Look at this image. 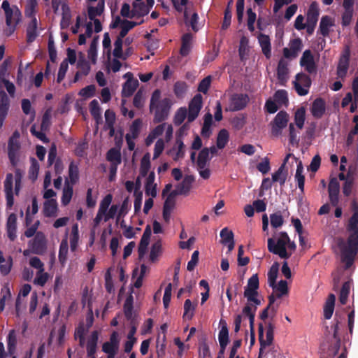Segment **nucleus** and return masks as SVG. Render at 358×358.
Masks as SVG:
<instances>
[{
  "label": "nucleus",
  "instance_id": "obj_1",
  "mask_svg": "<svg viewBox=\"0 0 358 358\" xmlns=\"http://www.w3.org/2000/svg\"><path fill=\"white\" fill-rule=\"evenodd\" d=\"M347 231L349 232L347 243L342 238L337 239V245L341 252V261L345 264V270L351 267L358 254V230Z\"/></svg>",
  "mask_w": 358,
  "mask_h": 358
},
{
  "label": "nucleus",
  "instance_id": "obj_2",
  "mask_svg": "<svg viewBox=\"0 0 358 358\" xmlns=\"http://www.w3.org/2000/svg\"><path fill=\"white\" fill-rule=\"evenodd\" d=\"M161 91L155 90L152 94L150 103V111L154 112V123H160L166 120L170 113L172 101L169 98L160 99Z\"/></svg>",
  "mask_w": 358,
  "mask_h": 358
},
{
  "label": "nucleus",
  "instance_id": "obj_3",
  "mask_svg": "<svg viewBox=\"0 0 358 358\" xmlns=\"http://www.w3.org/2000/svg\"><path fill=\"white\" fill-rule=\"evenodd\" d=\"M287 243H289V237L286 232L282 231L276 242L272 238L268 239V250L270 252L278 255L280 258L289 259L292 253L287 251Z\"/></svg>",
  "mask_w": 358,
  "mask_h": 358
},
{
  "label": "nucleus",
  "instance_id": "obj_4",
  "mask_svg": "<svg viewBox=\"0 0 358 358\" xmlns=\"http://www.w3.org/2000/svg\"><path fill=\"white\" fill-rule=\"evenodd\" d=\"M274 329L275 326L271 322L268 323L266 327V339L264 340L263 338L264 336V327L262 323L259 324L258 327V332H259V341L260 344L259 357L261 358L262 355L263 354L264 349L271 345L273 343L274 338Z\"/></svg>",
  "mask_w": 358,
  "mask_h": 358
},
{
  "label": "nucleus",
  "instance_id": "obj_5",
  "mask_svg": "<svg viewBox=\"0 0 358 358\" xmlns=\"http://www.w3.org/2000/svg\"><path fill=\"white\" fill-rule=\"evenodd\" d=\"M28 245L32 253L43 255L47 250V238L44 233L38 231L34 238L29 241Z\"/></svg>",
  "mask_w": 358,
  "mask_h": 358
},
{
  "label": "nucleus",
  "instance_id": "obj_6",
  "mask_svg": "<svg viewBox=\"0 0 358 358\" xmlns=\"http://www.w3.org/2000/svg\"><path fill=\"white\" fill-rule=\"evenodd\" d=\"M312 81L309 76L303 73H297L293 81L294 88L299 96L308 94Z\"/></svg>",
  "mask_w": 358,
  "mask_h": 358
},
{
  "label": "nucleus",
  "instance_id": "obj_7",
  "mask_svg": "<svg viewBox=\"0 0 358 358\" xmlns=\"http://www.w3.org/2000/svg\"><path fill=\"white\" fill-rule=\"evenodd\" d=\"M194 180V178L192 176L186 175L182 181L169 194L165 201H170V199H173L177 195L187 194L189 192Z\"/></svg>",
  "mask_w": 358,
  "mask_h": 358
},
{
  "label": "nucleus",
  "instance_id": "obj_8",
  "mask_svg": "<svg viewBox=\"0 0 358 358\" xmlns=\"http://www.w3.org/2000/svg\"><path fill=\"white\" fill-rule=\"evenodd\" d=\"M288 122V114L284 110L280 111L271 122V134L274 136L281 134L282 130L286 127Z\"/></svg>",
  "mask_w": 358,
  "mask_h": 358
},
{
  "label": "nucleus",
  "instance_id": "obj_9",
  "mask_svg": "<svg viewBox=\"0 0 358 358\" xmlns=\"http://www.w3.org/2000/svg\"><path fill=\"white\" fill-rule=\"evenodd\" d=\"M6 24L8 29L6 30L8 36L11 35L15 30L16 26L20 20L21 13L17 7L15 6L14 9L5 13Z\"/></svg>",
  "mask_w": 358,
  "mask_h": 358
},
{
  "label": "nucleus",
  "instance_id": "obj_10",
  "mask_svg": "<svg viewBox=\"0 0 358 358\" xmlns=\"http://www.w3.org/2000/svg\"><path fill=\"white\" fill-rule=\"evenodd\" d=\"M249 100L248 94L235 93L230 98L229 110L231 111L241 110L245 108Z\"/></svg>",
  "mask_w": 358,
  "mask_h": 358
},
{
  "label": "nucleus",
  "instance_id": "obj_11",
  "mask_svg": "<svg viewBox=\"0 0 358 358\" xmlns=\"http://www.w3.org/2000/svg\"><path fill=\"white\" fill-rule=\"evenodd\" d=\"M202 96L200 94H196L189 104L187 121L193 122L198 116L202 107Z\"/></svg>",
  "mask_w": 358,
  "mask_h": 358
},
{
  "label": "nucleus",
  "instance_id": "obj_12",
  "mask_svg": "<svg viewBox=\"0 0 358 358\" xmlns=\"http://www.w3.org/2000/svg\"><path fill=\"white\" fill-rule=\"evenodd\" d=\"M300 65L310 74L316 73L317 66L310 50H306L303 52L300 59Z\"/></svg>",
  "mask_w": 358,
  "mask_h": 358
},
{
  "label": "nucleus",
  "instance_id": "obj_13",
  "mask_svg": "<svg viewBox=\"0 0 358 358\" xmlns=\"http://www.w3.org/2000/svg\"><path fill=\"white\" fill-rule=\"evenodd\" d=\"M20 145L17 141L10 138L8 143V156L11 165L15 167L18 164V152Z\"/></svg>",
  "mask_w": 358,
  "mask_h": 358
},
{
  "label": "nucleus",
  "instance_id": "obj_14",
  "mask_svg": "<svg viewBox=\"0 0 358 358\" xmlns=\"http://www.w3.org/2000/svg\"><path fill=\"white\" fill-rule=\"evenodd\" d=\"M350 60V50L347 48L340 57L337 66V76L338 78H343L345 77Z\"/></svg>",
  "mask_w": 358,
  "mask_h": 358
},
{
  "label": "nucleus",
  "instance_id": "obj_15",
  "mask_svg": "<svg viewBox=\"0 0 358 358\" xmlns=\"http://www.w3.org/2000/svg\"><path fill=\"white\" fill-rule=\"evenodd\" d=\"M326 111V102L325 101L321 98L318 97L315 99L312 103L310 107V112L312 115L316 118H321Z\"/></svg>",
  "mask_w": 358,
  "mask_h": 358
},
{
  "label": "nucleus",
  "instance_id": "obj_16",
  "mask_svg": "<svg viewBox=\"0 0 358 358\" xmlns=\"http://www.w3.org/2000/svg\"><path fill=\"white\" fill-rule=\"evenodd\" d=\"M150 12L144 2H134L132 3L131 17L139 18L147 15Z\"/></svg>",
  "mask_w": 358,
  "mask_h": 358
},
{
  "label": "nucleus",
  "instance_id": "obj_17",
  "mask_svg": "<svg viewBox=\"0 0 358 358\" xmlns=\"http://www.w3.org/2000/svg\"><path fill=\"white\" fill-rule=\"evenodd\" d=\"M356 181L350 180L346 179V181H345L342 192L344 196H349L350 195H352V201H356L358 199L357 196V192L356 189Z\"/></svg>",
  "mask_w": 358,
  "mask_h": 358
},
{
  "label": "nucleus",
  "instance_id": "obj_18",
  "mask_svg": "<svg viewBox=\"0 0 358 358\" xmlns=\"http://www.w3.org/2000/svg\"><path fill=\"white\" fill-rule=\"evenodd\" d=\"M258 41L262 48V53L267 59H270L271 57V46L269 36L264 34H259Z\"/></svg>",
  "mask_w": 358,
  "mask_h": 358
},
{
  "label": "nucleus",
  "instance_id": "obj_19",
  "mask_svg": "<svg viewBox=\"0 0 358 358\" xmlns=\"http://www.w3.org/2000/svg\"><path fill=\"white\" fill-rule=\"evenodd\" d=\"M16 222L17 217L14 213H11L8 218L6 224V229L8 237L11 241H13L16 238Z\"/></svg>",
  "mask_w": 358,
  "mask_h": 358
},
{
  "label": "nucleus",
  "instance_id": "obj_20",
  "mask_svg": "<svg viewBox=\"0 0 358 358\" xmlns=\"http://www.w3.org/2000/svg\"><path fill=\"white\" fill-rule=\"evenodd\" d=\"M288 68L285 62L280 59L277 67V77L280 85H285L288 78Z\"/></svg>",
  "mask_w": 358,
  "mask_h": 358
},
{
  "label": "nucleus",
  "instance_id": "obj_21",
  "mask_svg": "<svg viewBox=\"0 0 358 358\" xmlns=\"http://www.w3.org/2000/svg\"><path fill=\"white\" fill-rule=\"evenodd\" d=\"M99 340V333L97 331H93L87 343V356L94 355L96 352L97 343Z\"/></svg>",
  "mask_w": 358,
  "mask_h": 358
},
{
  "label": "nucleus",
  "instance_id": "obj_22",
  "mask_svg": "<svg viewBox=\"0 0 358 358\" xmlns=\"http://www.w3.org/2000/svg\"><path fill=\"white\" fill-rule=\"evenodd\" d=\"M37 26V20L34 17L27 27V42L28 43L34 42L38 36Z\"/></svg>",
  "mask_w": 358,
  "mask_h": 358
},
{
  "label": "nucleus",
  "instance_id": "obj_23",
  "mask_svg": "<svg viewBox=\"0 0 358 358\" xmlns=\"http://www.w3.org/2000/svg\"><path fill=\"white\" fill-rule=\"evenodd\" d=\"M330 201H338L340 185L336 178H332L328 187Z\"/></svg>",
  "mask_w": 358,
  "mask_h": 358
},
{
  "label": "nucleus",
  "instance_id": "obj_24",
  "mask_svg": "<svg viewBox=\"0 0 358 358\" xmlns=\"http://www.w3.org/2000/svg\"><path fill=\"white\" fill-rule=\"evenodd\" d=\"M138 86V80H127L122 86V96L125 98L131 96L136 91Z\"/></svg>",
  "mask_w": 358,
  "mask_h": 358
},
{
  "label": "nucleus",
  "instance_id": "obj_25",
  "mask_svg": "<svg viewBox=\"0 0 358 358\" xmlns=\"http://www.w3.org/2000/svg\"><path fill=\"white\" fill-rule=\"evenodd\" d=\"M338 324H339V322H337L334 326H332V329L334 331L333 338L335 339L336 343H334V345L333 346H331L329 348V350L332 351L331 352V354H329L330 358H333L334 357H335L338 354V352L340 350L341 338L338 336V329H339Z\"/></svg>",
  "mask_w": 358,
  "mask_h": 358
},
{
  "label": "nucleus",
  "instance_id": "obj_26",
  "mask_svg": "<svg viewBox=\"0 0 358 358\" xmlns=\"http://www.w3.org/2000/svg\"><path fill=\"white\" fill-rule=\"evenodd\" d=\"M352 215L349 219L347 230H358V203H352Z\"/></svg>",
  "mask_w": 358,
  "mask_h": 358
},
{
  "label": "nucleus",
  "instance_id": "obj_27",
  "mask_svg": "<svg viewBox=\"0 0 358 358\" xmlns=\"http://www.w3.org/2000/svg\"><path fill=\"white\" fill-rule=\"evenodd\" d=\"M334 25V22L331 17L328 15L322 16L320 22L319 32L326 37L329 34V28Z\"/></svg>",
  "mask_w": 358,
  "mask_h": 358
},
{
  "label": "nucleus",
  "instance_id": "obj_28",
  "mask_svg": "<svg viewBox=\"0 0 358 358\" xmlns=\"http://www.w3.org/2000/svg\"><path fill=\"white\" fill-rule=\"evenodd\" d=\"M13 176L12 173H8L4 181V191L6 201H13Z\"/></svg>",
  "mask_w": 358,
  "mask_h": 358
},
{
  "label": "nucleus",
  "instance_id": "obj_29",
  "mask_svg": "<svg viewBox=\"0 0 358 358\" xmlns=\"http://www.w3.org/2000/svg\"><path fill=\"white\" fill-rule=\"evenodd\" d=\"M336 296L334 294H330L324 307V317L329 320L334 313Z\"/></svg>",
  "mask_w": 358,
  "mask_h": 358
},
{
  "label": "nucleus",
  "instance_id": "obj_30",
  "mask_svg": "<svg viewBox=\"0 0 358 358\" xmlns=\"http://www.w3.org/2000/svg\"><path fill=\"white\" fill-rule=\"evenodd\" d=\"M144 22V20H142L140 22H134L129 21L127 20H122L121 30L119 33V36L120 38H124L128 34V32L133 29L134 27L140 25Z\"/></svg>",
  "mask_w": 358,
  "mask_h": 358
},
{
  "label": "nucleus",
  "instance_id": "obj_31",
  "mask_svg": "<svg viewBox=\"0 0 358 358\" xmlns=\"http://www.w3.org/2000/svg\"><path fill=\"white\" fill-rule=\"evenodd\" d=\"M287 170L285 169V164H281L278 169L272 175V181L279 182L283 185L287 180Z\"/></svg>",
  "mask_w": 358,
  "mask_h": 358
},
{
  "label": "nucleus",
  "instance_id": "obj_32",
  "mask_svg": "<svg viewBox=\"0 0 358 358\" xmlns=\"http://www.w3.org/2000/svg\"><path fill=\"white\" fill-rule=\"evenodd\" d=\"M220 324H221V329L218 334L220 345H227L229 343V330L227 322L224 320H220Z\"/></svg>",
  "mask_w": 358,
  "mask_h": 358
},
{
  "label": "nucleus",
  "instance_id": "obj_33",
  "mask_svg": "<svg viewBox=\"0 0 358 358\" xmlns=\"http://www.w3.org/2000/svg\"><path fill=\"white\" fill-rule=\"evenodd\" d=\"M104 0H99L96 7L89 6L87 13L90 20H94L96 16H100L104 10Z\"/></svg>",
  "mask_w": 358,
  "mask_h": 358
},
{
  "label": "nucleus",
  "instance_id": "obj_34",
  "mask_svg": "<svg viewBox=\"0 0 358 358\" xmlns=\"http://www.w3.org/2000/svg\"><path fill=\"white\" fill-rule=\"evenodd\" d=\"M10 108V99L3 90H0V115L7 116Z\"/></svg>",
  "mask_w": 358,
  "mask_h": 358
},
{
  "label": "nucleus",
  "instance_id": "obj_35",
  "mask_svg": "<svg viewBox=\"0 0 358 358\" xmlns=\"http://www.w3.org/2000/svg\"><path fill=\"white\" fill-rule=\"evenodd\" d=\"M279 264L275 262L268 272V282L273 289L276 287V279L278 278Z\"/></svg>",
  "mask_w": 358,
  "mask_h": 358
},
{
  "label": "nucleus",
  "instance_id": "obj_36",
  "mask_svg": "<svg viewBox=\"0 0 358 358\" xmlns=\"http://www.w3.org/2000/svg\"><path fill=\"white\" fill-rule=\"evenodd\" d=\"M62 20L60 22L61 29H67L70 24L71 14L69 6L66 3L62 4Z\"/></svg>",
  "mask_w": 358,
  "mask_h": 358
},
{
  "label": "nucleus",
  "instance_id": "obj_37",
  "mask_svg": "<svg viewBox=\"0 0 358 358\" xmlns=\"http://www.w3.org/2000/svg\"><path fill=\"white\" fill-rule=\"evenodd\" d=\"M192 34L186 33L182 36V44L180 53L182 56H187L191 50Z\"/></svg>",
  "mask_w": 358,
  "mask_h": 358
},
{
  "label": "nucleus",
  "instance_id": "obj_38",
  "mask_svg": "<svg viewBox=\"0 0 358 358\" xmlns=\"http://www.w3.org/2000/svg\"><path fill=\"white\" fill-rule=\"evenodd\" d=\"M209 150L208 148H203L199 153L196 164L198 169H203L207 163L210 161Z\"/></svg>",
  "mask_w": 358,
  "mask_h": 358
},
{
  "label": "nucleus",
  "instance_id": "obj_39",
  "mask_svg": "<svg viewBox=\"0 0 358 358\" xmlns=\"http://www.w3.org/2000/svg\"><path fill=\"white\" fill-rule=\"evenodd\" d=\"M106 159L115 166L120 164L122 159L120 150L110 148L106 153Z\"/></svg>",
  "mask_w": 358,
  "mask_h": 358
},
{
  "label": "nucleus",
  "instance_id": "obj_40",
  "mask_svg": "<svg viewBox=\"0 0 358 358\" xmlns=\"http://www.w3.org/2000/svg\"><path fill=\"white\" fill-rule=\"evenodd\" d=\"M13 266V259L10 257L9 259L6 261L5 258L2 255V252H0V273L2 275H7L11 270Z\"/></svg>",
  "mask_w": 358,
  "mask_h": 358
},
{
  "label": "nucleus",
  "instance_id": "obj_41",
  "mask_svg": "<svg viewBox=\"0 0 358 358\" xmlns=\"http://www.w3.org/2000/svg\"><path fill=\"white\" fill-rule=\"evenodd\" d=\"M229 139V134L227 129H221L217 136V148L219 149H223L227 144Z\"/></svg>",
  "mask_w": 358,
  "mask_h": 358
},
{
  "label": "nucleus",
  "instance_id": "obj_42",
  "mask_svg": "<svg viewBox=\"0 0 358 358\" xmlns=\"http://www.w3.org/2000/svg\"><path fill=\"white\" fill-rule=\"evenodd\" d=\"M303 167L301 162H299L298 163L297 167H296L295 179L297 182V185H298L301 193L303 192L304 182H305V177L303 175Z\"/></svg>",
  "mask_w": 358,
  "mask_h": 358
},
{
  "label": "nucleus",
  "instance_id": "obj_43",
  "mask_svg": "<svg viewBox=\"0 0 358 358\" xmlns=\"http://www.w3.org/2000/svg\"><path fill=\"white\" fill-rule=\"evenodd\" d=\"M17 345V338L15 330H10L7 336V348L10 355H13L15 352Z\"/></svg>",
  "mask_w": 358,
  "mask_h": 358
},
{
  "label": "nucleus",
  "instance_id": "obj_44",
  "mask_svg": "<svg viewBox=\"0 0 358 358\" xmlns=\"http://www.w3.org/2000/svg\"><path fill=\"white\" fill-rule=\"evenodd\" d=\"M306 120V109L304 107H300L294 113V122L296 127L301 129L303 127Z\"/></svg>",
  "mask_w": 358,
  "mask_h": 358
},
{
  "label": "nucleus",
  "instance_id": "obj_45",
  "mask_svg": "<svg viewBox=\"0 0 358 358\" xmlns=\"http://www.w3.org/2000/svg\"><path fill=\"white\" fill-rule=\"evenodd\" d=\"M351 287L350 280L345 282L341 289L339 294V301L341 304L345 305L347 303Z\"/></svg>",
  "mask_w": 358,
  "mask_h": 358
},
{
  "label": "nucleus",
  "instance_id": "obj_46",
  "mask_svg": "<svg viewBox=\"0 0 358 358\" xmlns=\"http://www.w3.org/2000/svg\"><path fill=\"white\" fill-rule=\"evenodd\" d=\"M346 147L353 155L357 156L358 154V136L355 141V136L349 133L346 140Z\"/></svg>",
  "mask_w": 358,
  "mask_h": 358
},
{
  "label": "nucleus",
  "instance_id": "obj_47",
  "mask_svg": "<svg viewBox=\"0 0 358 358\" xmlns=\"http://www.w3.org/2000/svg\"><path fill=\"white\" fill-rule=\"evenodd\" d=\"M150 155L148 152L143 155L141 161V166H140V174L143 177H145L150 169Z\"/></svg>",
  "mask_w": 358,
  "mask_h": 358
},
{
  "label": "nucleus",
  "instance_id": "obj_48",
  "mask_svg": "<svg viewBox=\"0 0 358 358\" xmlns=\"http://www.w3.org/2000/svg\"><path fill=\"white\" fill-rule=\"evenodd\" d=\"M125 187L129 192H131L132 191L134 190V194H136V199L134 201H141V192L137 194L138 190L140 189V182L138 180L136 181V184H134V182L132 181H127L125 182Z\"/></svg>",
  "mask_w": 358,
  "mask_h": 358
},
{
  "label": "nucleus",
  "instance_id": "obj_49",
  "mask_svg": "<svg viewBox=\"0 0 358 358\" xmlns=\"http://www.w3.org/2000/svg\"><path fill=\"white\" fill-rule=\"evenodd\" d=\"M162 245L160 240L152 244L150 252V260L152 262H155L157 259V257L161 255L162 250Z\"/></svg>",
  "mask_w": 358,
  "mask_h": 358
},
{
  "label": "nucleus",
  "instance_id": "obj_50",
  "mask_svg": "<svg viewBox=\"0 0 358 358\" xmlns=\"http://www.w3.org/2000/svg\"><path fill=\"white\" fill-rule=\"evenodd\" d=\"M320 15V10L316 2H313L307 12V21L317 22Z\"/></svg>",
  "mask_w": 358,
  "mask_h": 358
},
{
  "label": "nucleus",
  "instance_id": "obj_51",
  "mask_svg": "<svg viewBox=\"0 0 358 358\" xmlns=\"http://www.w3.org/2000/svg\"><path fill=\"white\" fill-rule=\"evenodd\" d=\"M196 304H192L190 299H186L184 303V313L183 317L188 320H192L194 316V313L196 308Z\"/></svg>",
  "mask_w": 358,
  "mask_h": 358
},
{
  "label": "nucleus",
  "instance_id": "obj_52",
  "mask_svg": "<svg viewBox=\"0 0 358 358\" xmlns=\"http://www.w3.org/2000/svg\"><path fill=\"white\" fill-rule=\"evenodd\" d=\"M68 242L66 239H63L59 245V261L62 264H64L67 259V254H68Z\"/></svg>",
  "mask_w": 358,
  "mask_h": 358
},
{
  "label": "nucleus",
  "instance_id": "obj_53",
  "mask_svg": "<svg viewBox=\"0 0 358 358\" xmlns=\"http://www.w3.org/2000/svg\"><path fill=\"white\" fill-rule=\"evenodd\" d=\"M79 240V231H78V226L77 224H75L72 226L71 229V234L70 236V245L72 251H74L77 246Z\"/></svg>",
  "mask_w": 358,
  "mask_h": 358
},
{
  "label": "nucleus",
  "instance_id": "obj_54",
  "mask_svg": "<svg viewBox=\"0 0 358 358\" xmlns=\"http://www.w3.org/2000/svg\"><path fill=\"white\" fill-rule=\"evenodd\" d=\"M110 203H101L98 213L94 220V227L98 226L102 220L103 217H105V214L107 212Z\"/></svg>",
  "mask_w": 358,
  "mask_h": 358
},
{
  "label": "nucleus",
  "instance_id": "obj_55",
  "mask_svg": "<svg viewBox=\"0 0 358 358\" xmlns=\"http://www.w3.org/2000/svg\"><path fill=\"white\" fill-rule=\"evenodd\" d=\"M233 3V0H230L228 3V5L227 8L224 10V20L222 24V29H227L231 24V5Z\"/></svg>",
  "mask_w": 358,
  "mask_h": 358
},
{
  "label": "nucleus",
  "instance_id": "obj_56",
  "mask_svg": "<svg viewBox=\"0 0 358 358\" xmlns=\"http://www.w3.org/2000/svg\"><path fill=\"white\" fill-rule=\"evenodd\" d=\"M187 109L185 108H180L176 113L174 118H173V123L176 126L180 125L184 120H185L186 117H187Z\"/></svg>",
  "mask_w": 358,
  "mask_h": 358
},
{
  "label": "nucleus",
  "instance_id": "obj_57",
  "mask_svg": "<svg viewBox=\"0 0 358 358\" xmlns=\"http://www.w3.org/2000/svg\"><path fill=\"white\" fill-rule=\"evenodd\" d=\"M43 213L45 217L56 216L57 212V203H43Z\"/></svg>",
  "mask_w": 358,
  "mask_h": 358
},
{
  "label": "nucleus",
  "instance_id": "obj_58",
  "mask_svg": "<svg viewBox=\"0 0 358 358\" xmlns=\"http://www.w3.org/2000/svg\"><path fill=\"white\" fill-rule=\"evenodd\" d=\"M122 38L118 36L114 43L113 56L116 58L125 59L122 55Z\"/></svg>",
  "mask_w": 358,
  "mask_h": 358
},
{
  "label": "nucleus",
  "instance_id": "obj_59",
  "mask_svg": "<svg viewBox=\"0 0 358 358\" xmlns=\"http://www.w3.org/2000/svg\"><path fill=\"white\" fill-rule=\"evenodd\" d=\"M221 243L227 245V242L234 240V233L231 230H229L227 227L223 228L220 231Z\"/></svg>",
  "mask_w": 358,
  "mask_h": 358
},
{
  "label": "nucleus",
  "instance_id": "obj_60",
  "mask_svg": "<svg viewBox=\"0 0 358 358\" xmlns=\"http://www.w3.org/2000/svg\"><path fill=\"white\" fill-rule=\"evenodd\" d=\"M142 121L141 119H136L129 128L131 137L134 139L136 138L140 133Z\"/></svg>",
  "mask_w": 358,
  "mask_h": 358
},
{
  "label": "nucleus",
  "instance_id": "obj_61",
  "mask_svg": "<svg viewBox=\"0 0 358 358\" xmlns=\"http://www.w3.org/2000/svg\"><path fill=\"white\" fill-rule=\"evenodd\" d=\"M187 90V85L185 82L178 81L174 84L173 91L175 95L178 98H181L184 96Z\"/></svg>",
  "mask_w": 358,
  "mask_h": 358
},
{
  "label": "nucleus",
  "instance_id": "obj_62",
  "mask_svg": "<svg viewBox=\"0 0 358 358\" xmlns=\"http://www.w3.org/2000/svg\"><path fill=\"white\" fill-rule=\"evenodd\" d=\"M73 195V184L70 185L67 180L63 189V194L61 201H71Z\"/></svg>",
  "mask_w": 358,
  "mask_h": 358
},
{
  "label": "nucleus",
  "instance_id": "obj_63",
  "mask_svg": "<svg viewBox=\"0 0 358 358\" xmlns=\"http://www.w3.org/2000/svg\"><path fill=\"white\" fill-rule=\"evenodd\" d=\"M96 87L94 85H90L80 90L78 94L85 99L91 98L94 96Z\"/></svg>",
  "mask_w": 358,
  "mask_h": 358
},
{
  "label": "nucleus",
  "instance_id": "obj_64",
  "mask_svg": "<svg viewBox=\"0 0 358 358\" xmlns=\"http://www.w3.org/2000/svg\"><path fill=\"white\" fill-rule=\"evenodd\" d=\"M275 101L280 104H285L288 102L287 92L285 90H279L274 94Z\"/></svg>",
  "mask_w": 358,
  "mask_h": 358
}]
</instances>
